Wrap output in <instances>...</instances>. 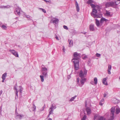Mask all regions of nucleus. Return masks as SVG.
Listing matches in <instances>:
<instances>
[{
    "label": "nucleus",
    "mask_w": 120,
    "mask_h": 120,
    "mask_svg": "<svg viewBox=\"0 0 120 120\" xmlns=\"http://www.w3.org/2000/svg\"><path fill=\"white\" fill-rule=\"evenodd\" d=\"M67 78L68 79H69L71 77V76L70 75H68L67 76Z\"/></svg>",
    "instance_id": "obj_48"
},
{
    "label": "nucleus",
    "mask_w": 120,
    "mask_h": 120,
    "mask_svg": "<svg viewBox=\"0 0 120 120\" xmlns=\"http://www.w3.org/2000/svg\"><path fill=\"white\" fill-rule=\"evenodd\" d=\"M20 9L19 8H17L16 9V12L19 15H20Z\"/></svg>",
    "instance_id": "obj_20"
},
{
    "label": "nucleus",
    "mask_w": 120,
    "mask_h": 120,
    "mask_svg": "<svg viewBox=\"0 0 120 120\" xmlns=\"http://www.w3.org/2000/svg\"><path fill=\"white\" fill-rule=\"evenodd\" d=\"M4 9H8L10 8V6L9 5H8L6 6H4Z\"/></svg>",
    "instance_id": "obj_36"
},
{
    "label": "nucleus",
    "mask_w": 120,
    "mask_h": 120,
    "mask_svg": "<svg viewBox=\"0 0 120 120\" xmlns=\"http://www.w3.org/2000/svg\"><path fill=\"white\" fill-rule=\"evenodd\" d=\"M7 73H5L2 75V79H5L6 78L7 76Z\"/></svg>",
    "instance_id": "obj_27"
},
{
    "label": "nucleus",
    "mask_w": 120,
    "mask_h": 120,
    "mask_svg": "<svg viewBox=\"0 0 120 120\" xmlns=\"http://www.w3.org/2000/svg\"><path fill=\"white\" fill-rule=\"evenodd\" d=\"M86 110L88 115H89L91 113V111L90 108L88 107H87L86 109Z\"/></svg>",
    "instance_id": "obj_13"
},
{
    "label": "nucleus",
    "mask_w": 120,
    "mask_h": 120,
    "mask_svg": "<svg viewBox=\"0 0 120 120\" xmlns=\"http://www.w3.org/2000/svg\"><path fill=\"white\" fill-rule=\"evenodd\" d=\"M17 116L20 119H21L22 116H23V115H17Z\"/></svg>",
    "instance_id": "obj_38"
},
{
    "label": "nucleus",
    "mask_w": 120,
    "mask_h": 120,
    "mask_svg": "<svg viewBox=\"0 0 120 120\" xmlns=\"http://www.w3.org/2000/svg\"><path fill=\"white\" fill-rule=\"evenodd\" d=\"M87 71L85 69L83 71L81 70L79 72V76L81 79L80 80L79 78L76 79V85L77 86L81 87L86 82V79L85 78L87 75Z\"/></svg>",
    "instance_id": "obj_1"
},
{
    "label": "nucleus",
    "mask_w": 120,
    "mask_h": 120,
    "mask_svg": "<svg viewBox=\"0 0 120 120\" xmlns=\"http://www.w3.org/2000/svg\"><path fill=\"white\" fill-rule=\"evenodd\" d=\"M44 65L42 66L41 70L42 72H48V69L46 68L43 67H44Z\"/></svg>",
    "instance_id": "obj_12"
},
{
    "label": "nucleus",
    "mask_w": 120,
    "mask_h": 120,
    "mask_svg": "<svg viewBox=\"0 0 120 120\" xmlns=\"http://www.w3.org/2000/svg\"><path fill=\"white\" fill-rule=\"evenodd\" d=\"M77 97V96L75 95L74 96L72 97L70 99L69 101L71 102L74 100V99Z\"/></svg>",
    "instance_id": "obj_30"
},
{
    "label": "nucleus",
    "mask_w": 120,
    "mask_h": 120,
    "mask_svg": "<svg viewBox=\"0 0 120 120\" xmlns=\"http://www.w3.org/2000/svg\"><path fill=\"white\" fill-rule=\"evenodd\" d=\"M107 78H108L107 77L105 78H104L102 80V83L103 84L106 85H108L106 81Z\"/></svg>",
    "instance_id": "obj_15"
},
{
    "label": "nucleus",
    "mask_w": 120,
    "mask_h": 120,
    "mask_svg": "<svg viewBox=\"0 0 120 120\" xmlns=\"http://www.w3.org/2000/svg\"><path fill=\"white\" fill-rule=\"evenodd\" d=\"M48 120H52V119L51 118L49 119Z\"/></svg>",
    "instance_id": "obj_53"
},
{
    "label": "nucleus",
    "mask_w": 120,
    "mask_h": 120,
    "mask_svg": "<svg viewBox=\"0 0 120 120\" xmlns=\"http://www.w3.org/2000/svg\"><path fill=\"white\" fill-rule=\"evenodd\" d=\"M86 116L85 115L82 118V120H85L86 119Z\"/></svg>",
    "instance_id": "obj_43"
},
{
    "label": "nucleus",
    "mask_w": 120,
    "mask_h": 120,
    "mask_svg": "<svg viewBox=\"0 0 120 120\" xmlns=\"http://www.w3.org/2000/svg\"><path fill=\"white\" fill-rule=\"evenodd\" d=\"M17 86V85H16L14 87V89L15 90V93L16 95V96L15 97V99H16L18 98V93L19 91V90L17 88H16Z\"/></svg>",
    "instance_id": "obj_8"
},
{
    "label": "nucleus",
    "mask_w": 120,
    "mask_h": 120,
    "mask_svg": "<svg viewBox=\"0 0 120 120\" xmlns=\"http://www.w3.org/2000/svg\"><path fill=\"white\" fill-rule=\"evenodd\" d=\"M107 20L104 18H102L101 19L100 22L101 23H103L104 22H106Z\"/></svg>",
    "instance_id": "obj_24"
},
{
    "label": "nucleus",
    "mask_w": 120,
    "mask_h": 120,
    "mask_svg": "<svg viewBox=\"0 0 120 120\" xmlns=\"http://www.w3.org/2000/svg\"><path fill=\"white\" fill-rule=\"evenodd\" d=\"M105 15L111 17L112 16V15L110 14V13L107 11H106Z\"/></svg>",
    "instance_id": "obj_22"
},
{
    "label": "nucleus",
    "mask_w": 120,
    "mask_h": 120,
    "mask_svg": "<svg viewBox=\"0 0 120 120\" xmlns=\"http://www.w3.org/2000/svg\"><path fill=\"white\" fill-rule=\"evenodd\" d=\"M91 16L94 18H98L100 17V16H101L100 15H98L94 13H91Z\"/></svg>",
    "instance_id": "obj_14"
},
{
    "label": "nucleus",
    "mask_w": 120,
    "mask_h": 120,
    "mask_svg": "<svg viewBox=\"0 0 120 120\" xmlns=\"http://www.w3.org/2000/svg\"><path fill=\"white\" fill-rule=\"evenodd\" d=\"M58 21L59 20L58 19L56 18H54L51 19V22H52L56 24L58 22Z\"/></svg>",
    "instance_id": "obj_9"
},
{
    "label": "nucleus",
    "mask_w": 120,
    "mask_h": 120,
    "mask_svg": "<svg viewBox=\"0 0 120 120\" xmlns=\"http://www.w3.org/2000/svg\"><path fill=\"white\" fill-rule=\"evenodd\" d=\"M5 79H2V82H4V80H5Z\"/></svg>",
    "instance_id": "obj_51"
},
{
    "label": "nucleus",
    "mask_w": 120,
    "mask_h": 120,
    "mask_svg": "<svg viewBox=\"0 0 120 120\" xmlns=\"http://www.w3.org/2000/svg\"><path fill=\"white\" fill-rule=\"evenodd\" d=\"M75 0V4L76 7V10L77 12H79V11L80 9L79 4L76 1V0Z\"/></svg>",
    "instance_id": "obj_11"
},
{
    "label": "nucleus",
    "mask_w": 120,
    "mask_h": 120,
    "mask_svg": "<svg viewBox=\"0 0 120 120\" xmlns=\"http://www.w3.org/2000/svg\"><path fill=\"white\" fill-rule=\"evenodd\" d=\"M119 79H120V76H119Z\"/></svg>",
    "instance_id": "obj_57"
},
{
    "label": "nucleus",
    "mask_w": 120,
    "mask_h": 120,
    "mask_svg": "<svg viewBox=\"0 0 120 120\" xmlns=\"http://www.w3.org/2000/svg\"><path fill=\"white\" fill-rule=\"evenodd\" d=\"M104 101V99H102L100 101L99 104L101 105H102L103 104V103H102Z\"/></svg>",
    "instance_id": "obj_31"
},
{
    "label": "nucleus",
    "mask_w": 120,
    "mask_h": 120,
    "mask_svg": "<svg viewBox=\"0 0 120 120\" xmlns=\"http://www.w3.org/2000/svg\"><path fill=\"white\" fill-rule=\"evenodd\" d=\"M96 24L97 26L98 27L100 25L99 21L98 19H96Z\"/></svg>",
    "instance_id": "obj_28"
},
{
    "label": "nucleus",
    "mask_w": 120,
    "mask_h": 120,
    "mask_svg": "<svg viewBox=\"0 0 120 120\" xmlns=\"http://www.w3.org/2000/svg\"><path fill=\"white\" fill-rule=\"evenodd\" d=\"M94 3V2L92 0H88L87 2V4H90Z\"/></svg>",
    "instance_id": "obj_29"
},
{
    "label": "nucleus",
    "mask_w": 120,
    "mask_h": 120,
    "mask_svg": "<svg viewBox=\"0 0 120 120\" xmlns=\"http://www.w3.org/2000/svg\"><path fill=\"white\" fill-rule=\"evenodd\" d=\"M104 97H106V94H104Z\"/></svg>",
    "instance_id": "obj_49"
},
{
    "label": "nucleus",
    "mask_w": 120,
    "mask_h": 120,
    "mask_svg": "<svg viewBox=\"0 0 120 120\" xmlns=\"http://www.w3.org/2000/svg\"><path fill=\"white\" fill-rule=\"evenodd\" d=\"M17 17H16V18H15V19H17Z\"/></svg>",
    "instance_id": "obj_55"
},
{
    "label": "nucleus",
    "mask_w": 120,
    "mask_h": 120,
    "mask_svg": "<svg viewBox=\"0 0 120 120\" xmlns=\"http://www.w3.org/2000/svg\"><path fill=\"white\" fill-rule=\"evenodd\" d=\"M10 52L16 57H18L19 55L18 52L14 50H10Z\"/></svg>",
    "instance_id": "obj_7"
},
{
    "label": "nucleus",
    "mask_w": 120,
    "mask_h": 120,
    "mask_svg": "<svg viewBox=\"0 0 120 120\" xmlns=\"http://www.w3.org/2000/svg\"><path fill=\"white\" fill-rule=\"evenodd\" d=\"M80 57V55L77 52H75L73 54V58H79Z\"/></svg>",
    "instance_id": "obj_10"
},
{
    "label": "nucleus",
    "mask_w": 120,
    "mask_h": 120,
    "mask_svg": "<svg viewBox=\"0 0 120 120\" xmlns=\"http://www.w3.org/2000/svg\"><path fill=\"white\" fill-rule=\"evenodd\" d=\"M26 17L28 19V20H30L31 19L30 18V16L28 15H25Z\"/></svg>",
    "instance_id": "obj_41"
},
{
    "label": "nucleus",
    "mask_w": 120,
    "mask_h": 120,
    "mask_svg": "<svg viewBox=\"0 0 120 120\" xmlns=\"http://www.w3.org/2000/svg\"><path fill=\"white\" fill-rule=\"evenodd\" d=\"M56 108V107L55 104H53L52 105V106L50 108V109H55Z\"/></svg>",
    "instance_id": "obj_25"
},
{
    "label": "nucleus",
    "mask_w": 120,
    "mask_h": 120,
    "mask_svg": "<svg viewBox=\"0 0 120 120\" xmlns=\"http://www.w3.org/2000/svg\"><path fill=\"white\" fill-rule=\"evenodd\" d=\"M112 102L114 103H117L118 102V100L116 98H113L112 100Z\"/></svg>",
    "instance_id": "obj_23"
},
{
    "label": "nucleus",
    "mask_w": 120,
    "mask_h": 120,
    "mask_svg": "<svg viewBox=\"0 0 120 120\" xmlns=\"http://www.w3.org/2000/svg\"><path fill=\"white\" fill-rule=\"evenodd\" d=\"M62 50L63 51V52H64V53H65V47L64 46H63Z\"/></svg>",
    "instance_id": "obj_39"
},
{
    "label": "nucleus",
    "mask_w": 120,
    "mask_h": 120,
    "mask_svg": "<svg viewBox=\"0 0 120 120\" xmlns=\"http://www.w3.org/2000/svg\"><path fill=\"white\" fill-rule=\"evenodd\" d=\"M120 112V108L117 107L116 109L115 113L116 114H118Z\"/></svg>",
    "instance_id": "obj_19"
},
{
    "label": "nucleus",
    "mask_w": 120,
    "mask_h": 120,
    "mask_svg": "<svg viewBox=\"0 0 120 120\" xmlns=\"http://www.w3.org/2000/svg\"><path fill=\"white\" fill-rule=\"evenodd\" d=\"M36 109V107L35 105H34L33 107L32 108V110L33 111H34Z\"/></svg>",
    "instance_id": "obj_40"
},
{
    "label": "nucleus",
    "mask_w": 120,
    "mask_h": 120,
    "mask_svg": "<svg viewBox=\"0 0 120 120\" xmlns=\"http://www.w3.org/2000/svg\"><path fill=\"white\" fill-rule=\"evenodd\" d=\"M105 118L101 116L99 117L98 119V120H105Z\"/></svg>",
    "instance_id": "obj_34"
},
{
    "label": "nucleus",
    "mask_w": 120,
    "mask_h": 120,
    "mask_svg": "<svg viewBox=\"0 0 120 120\" xmlns=\"http://www.w3.org/2000/svg\"><path fill=\"white\" fill-rule=\"evenodd\" d=\"M68 41L69 42V46L70 47L72 46L73 45V42L71 40H69Z\"/></svg>",
    "instance_id": "obj_21"
},
{
    "label": "nucleus",
    "mask_w": 120,
    "mask_h": 120,
    "mask_svg": "<svg viewBox=\"0 0 120 120\" xmlns=\"http://www.w3.org/2000/svg\"><path fill=\"white\" fill-rule=\"evenodd\" d=\"M47 74L48 72H42V75L40 76L41 80L42 82H43L44 81V78H45L47 77Z\"/></svg>",
    "instance_id": "obj_4"
},
{
    "label": "nucleus",
    "mask_w": 120,
    "mask_h": 120,
    "mask_svg": "<svg viewBox=\"0 0 120 120\" xmlns=\"http://www.w3.org/2000/svg\"><path fill=\"white\" fill-rule=\"evenodd\" d=\"M55 38H58V37H56Z\"/></svg>",
    "instance_id": "obj_59"
},
{
    "label": "nucleus",
    "mask_w": 120,
    "mask_h": 120,
    "mask_svg": "<svg viewBox=\"0 0 120 120\" xmlns=\"http://www.w3.org/2000/svg\"><path fill=\"white\" fill-rule=\"evenodd\" d=\"M0 8L2 9H4V5H1L0 6Z\"/></svg>",
    "instance_id": "obj_47"
},
{
    "label": "nucleus",
    "mask_w": 120,
    "mask_h": 120,
    "mask_svg": "<svg viewBox=\"0 0 120 120\" xmlns=\"http://www.w3.org/2000/svg\"><path fill=\"white\" fill-rule=\"evenodd\" d=\"M90 5H91L92 8H97L98 9H99V6L98 5L96 6L93 4H91Z\"/></svg>",
    "instance_id": "obj_18"
},
{
    "label": "nucleus",
    "mask_w": 120,
    "mask_h": 120,
    "mask_svg": "<svg viewBox=\"0 0 120 120\" xmlns=\"http://www.w3.org/2000/svg\"><path fill=\"white\" fill-rule=\"evenodd\" d=\"M51 110H50V111L49 112V115L48 116H49L52 113V112H53V109H50Z\"/></svg>",
    "instance_id": "obj_37"
},
{
    "label": "nucleus",
    "mask_w": 120,
    "mask_h": 120,
    "mask_svg": "<svg viewBox=\"0 0 120 120\" xmlns=\"http://www.w3.org/2000/svg\"><path fill=\"white\" fill-rule=\"evenodd\" d=\"M79 58H73L72 60V62L73 63L75 69L76 70H78L79 68Z\"/></svg>",
    "instance_id": "obj_3"
},
{
    "label": "nucleus",
    "mask_w": 120,
    "mask_h": 120,
    "mask_svg": "<svg viewBox=\"0 0 120 120\" xmlns=\"http://www.w3.org/2000/svg\"><path fill=\"white\" fill-rule=\"evenodd\" d=\"M45 108V105H44L43 107H42V108L40 109L41 111H43L44 110V109Z\"/></svg>",
    "instance_id": "obj_45"
},
{
    "label": "nucleus",
    "mask_w": 120,
    "mask_h": 120,
    "mask_svg": "<svg viewBox=\"0 0 120 120\" xmlns=\"http://www.w3.org/2000/svg\"><path fill=\"white\" fill-rule=\"evenodd\" d=\"M117 0L118 1H120V0Z\"/></svg>",
    "instance_id": "obj_58"
},
{
    "label": "nucleus",
    "mask_w": 120,
    "mask_h": 120,
    "mask_svg": "<svg viewBox=\"0 0 120 120\" xmlns=\"http://www.w3.org/2000/svg\"><path fill=\"white\" fill-rule=\"evenodd\" d=\"M82 57L83 59H85L87 58V56L85 54H83L82 56Z\"/></svg>",
    "instance_id": "obj_33"
},
{
    "label": "nucleus",
    "mask_w": 120,
    "mask_h": 120,
    "mask_svg": "<svg viewBox=\"0 0 120 120\" xmlns=\"http://www.w3.org/2000/svg\"><path fill=\"white\" fill-rule=\"evenodd\" d=\"M119 3L117 1H115V0H110L109 1L106 3L105 6L106 8L112 7L114 8H116Z\"/></svg>",
    "instance_id": "obj_2"
},
{
    "label": "nucleus",
    "mask_w": 120,
    "mask_h": 120,
    "mask_svg": "<svg viewBox=\"0 0 120 120\" xmlns=\"http://www.w3.org/2000/svg\"><path fill=\"white\" fill-rule=\"evenodd\" d=\"M98 9L97 8H93L92 11L93 13H94L95 14H96V13H97V10Z\"/></svg>",
    "instance_id": "obj_26"
},
{
    "label": "nucleus",
    "mask_w": 120,
    "mask_h": 120,
    "mask_svg": "<svg viewBox=\"0 0 120 120\" xmlns=\"http://www.w3.org/2000/svg\"><path fill=\"white\" fill-rule=\"evenodd\" d=\"M63 27L64 29H65L66 30H68V27L66 26H65V25Z\"/></svg>",
    "instance_id": "obj_44"
},
{
    "label": "nucleus",
    "mask_w": 120,
    "mask_h": 120,
    "mask_svg": "<svg viewBox=\"0 0 120 120\" xmlns=\"http://www.w3.org/2000/svg\"><path fill=\"white\" fill-rule=\"evenodd\" d=\"M1 26L3 29H5L7 28L6 26L4 25H2Z\"/></svg>",
    "instance_id": "obj_35"
},
{
    "label": "nucleus",
    "mask_w": 120,
    "mask_h": 120,
    "mask_svg": "<svg viewBox=\"0 0 120 120\" xmlns=\"http://www.w3.org/2000/svg\"><path fill=\"white\" fill-rule=\"evenodd\" d=\"M98 82V79L97 77H95L94 78V81H91L90 82V83L93 85H96Z\"/></svg>",
    "instance_id": "obj_6"
},
{
    "label": "nucleus",
    "mask_w": 120,
    "mask_h": 120,
    "mask_svg": "<svg viewBox=\"0 0 120 120\" xmlns=\"http://www.w3.org/2000/svg\"><path fill=\"white\" fill-rule=\"evenodd\" d=\"M19 90L20 92V95H21L22 93V86H19Z\"/></svg>",
    "instance_id": "obj_32"
},
{
    "label": "nucleus",
    "mask_w": 120,
    "mask_h": 120,
    "mask_svg": "<svg viewBox=\"0 0 120 120\" xmlns=\"http://www.w3.org/2000/svg\"><path fill=\"white\" fill-rule=\"evenodd\" d=\"M96 55L98 57H99L101 56V54H99L98 53H97L96 54Z\"/></svg>",
    "instance_id": "obj_46"
},
{
    "label": "nucleus",
    "mask_w": 120,
    "mask_h": 120,
    "mask_svg": "<svg viewBox=\"0 0 120 120\" xmlns=\"http://www.w3.org/2000/svg\"><path fill=\"white\" fill-rule=\"evenodd\" d=\"M115 107H113L111 109V114H110V118L109 120H112L114 118V116L115 112Z\"/></svg>",
    "instance_id": "obj_5"
},
{
    "label": "nucleus",
    "mask_w": 120,
    "mask_h": 120,
    "mask_svg": "<svg viewBox=\"0 0 120 120\" xmlns=\"http://www.w3.org/2000/svg\"><path fill=\"white\" fill-rule=\"evenodd\" d=\"M96 119V118L95 117H94V120H95V119Z\"/></svg>",
    "instance_id": "obj_54"
},
{
    "label": "nucleus",
    "mask_w": 120,
    "mask_h": 120,
    "mask_svg": "<svg viewBox=\"0 0 120 120\" xmlns=\"http://www.w3.org/2000/svg\"><path fill=\"white\" fill-rule=\"evenodd\" d=\"M39 9L42 10L45 13L46 12V11L45 9L41 8H40Z\"/></svg>",
    "instance_id": "obj_42"
},
{
    "label": "nucleus",
    "mask_w": 120,
    "mask_h": 120,
    "mask_svg": "<svg viewBox=\"0 0 120 120\" xmlns=\"http://www.w3.org/2000/svg\"><path fill=\"white\" fill-rule=\"evenodd\" d=\"M56 39L57 40H60V39H59V38H56Z\"/></svg>",
    "instance_id": "obj_52"
},
{
    "label": "nucleus",
    "mask_w": 120,
    "mask_h": 120,
    "mask_svg": "<svg viewBox=\"0 0 120 120\" xmlns=\"http://www.w3.org/2000/svg\"><path fill=\"white\" fill-rule=\"evenodd\" d=\"M2 90H1L0 91V95H1V94H2Z\"/></svg>",
    "instance_id": "obj_50"
},
{
    "label": "nucleus",
    "mask_w": 120,
    "mask_h": 120,
    "mask_svg": "<svg viewBox=\"0 0 120 120\" xmlns=\"http://www.w3.org/2000/svg\"><path fill=\"white\" fill-rule=\"evenodd\" d=\"M111 68V66L110 65H108V74H111L110 70Z\"/></svg>",
    "instance_id": "obj_17"
},
{
    "label": "nucleus",
    "mask_w": 120,
    "mask_h": 120,
    "mask_svg": "<svg viewBox=\"0 0 120 120\" xmlns=\"http://www.w3.org/2000/svg\"><path fill=\"white\" fill-rule=\"evenodd\" d=\"M87 105V104H85V106H86Z\"/></svg>",
    "instance_id": "obj_56"
},
{
    "label": "nucleus",
    "mask_w": 120,
    "mask_h": 120,
    "mask_svg": "<svg viewBox=\"0 0 120 120\" xmlns=\"http://www.w3.org/2000/svg\"><path fill=\"white\" fill-rule=\"evenodd\" d=\"M90 30L91 31H93L94 30V25L93 24H91L89 26Z\"/></svg>",
    "instance_id": "obj_16"
}]
</instances>
